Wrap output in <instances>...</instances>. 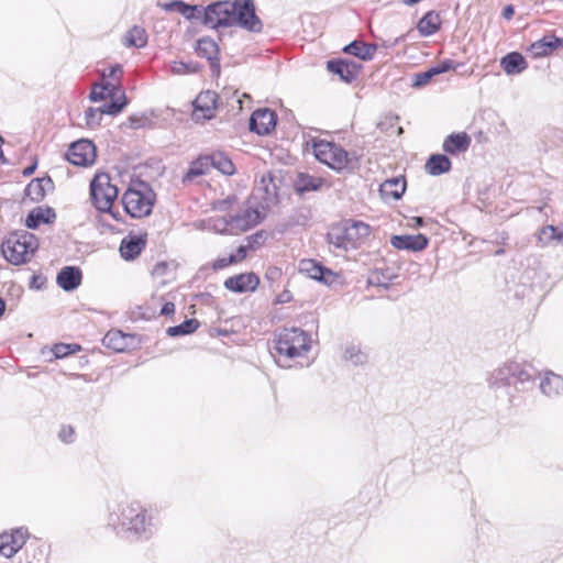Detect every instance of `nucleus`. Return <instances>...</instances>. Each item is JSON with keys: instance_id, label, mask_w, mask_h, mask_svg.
<instances>
[{"instance_id": "obj_1", "label": "nucleus", "mask_w": 563, "mask_h": 563, "mask_svg": "<svg viewBox=\"0 0 563 563\" xmlns=\"http://www.w3.org/2000/svg\"><path fill=\"white\" fill-rule=\"evenodd\" d=\"M198 21L211 30L232 26L252 33H261L263 30L254 0H218L207 5L200 4Z\"/></svg>"}, {"instance_id": "obj_2", "label": "nucleus", "mask_w": 563, "mask_h": 563, "mask_svg": "<svg viewBox=\"0 0 563 563\" xmlns=\"http://www.w3.org/2000/svg\"><path fill=\"white\" fill-rule=\"evenodd\" d=\"M108 523L129 538L147 541L157 531V511L139 501L121 503L110 511Z\"/></svg>"}, {"instance_id": "obj_3", "label": "nucleus", "mask_w": 563, "mask_h": 563, "mask_svg": "<svg viewBox=\"0 0 563 563\" xmlns=\"http://www.w3.org/2000/svg\"><path fill=\"white\" fill-rule=\"evenodd\" d=\"M536 375L530 364L510 361L492 373L489 386L496 397H507L510 406H517L519 394L533 388Z\"/></svg>"}, {"instance_id": "obj_4", "label": "nucleus", "mask_w": 563, "mask_h": 563, "mask_svg": "<svg viewBox=\"0 0 563 563\" xmlns=\"http://www.w3.org/2000/svg\"><path fill=\"white\" fill-rule=\"evenodd\" d=\"M312 340L308 332L297 327H285L274 333L271 351L274 356L294 360L309 352Z\"/></svg>"}, {"instance_id": "obj_5", "label": "nucleus", "mask_w": 563, "mask_h": 563, "mask_svg": "<svg viewBox=\"0 0 563 563\" xmlns=\"http://www.w3.org/2000/svg\"><path fill=\"white\" fill-rule=\"evenodd\" d=\"M311 146L314 157L331 169L341 172L353 169L357 165L358 158L355 153H349L334 142L312 139Z\"/></svg>"}, {"instance_id": "obj_6", "label": "nucleus", "mask_w": 563, "mask_h": 563, "mask_svg": "<svg viewBox=\"0 0 563 563\" xmlns=\"http://www.w3.org/2000/svg\"><path fill=\"white\" fill-rule=\"evenodd\" d=\"M155 194L151 186L143 180L130 185L122 196L124 211L132 218H143L152 213Z\"/></svg>"}, {"instance_id": "obj_7", "label": "nucleus", "mask_w": 563, "mask_h": 563, "mask_svg": "<svg viewBox=\"0 0 563 563\" xmlns=\"http://www.w3.org/2000/svg\"><path fill=\"white\" fill-rule=\"evenodd\" d=\"M36 249L37 239L27 231L11 233L1 245L4 258L13 265L26 263Z\"/></svg>"}, {"instance_id": "obj_8", "label": "nucleus", "mask_w": 563, "mask_h": 563, "mask_svg": "<svg viewBox=\"0 0 563 563\" xmlns=\"http://www.w3.org/2000/svg\"><path fill=\"white\" fill-rule=\"evenodd\" d=\"M119 189L111 183L108 173L96 174L90 181V199L97 210H110L118 198Z\"/></svg>"}, {"instance_id": "obj_9", "label": "nucleus", "mask_w": 563, "mask_h": 563, "mask_svg": "<svg viewBox=\"0 0 563 563\" xmlns=\"http://www.w3.org/2000/svg\"><path fill=\"white\" fill-rule=\"evenodd\" d=\"M263 221V216L257 209L247 208L238 214H229L222 218V234L238 231H247Z\"/></svg>"}, {"instance_id": "obj_10", "label": "nucleus", "mask_w": 563, "mask_h": 563, "mask_svg": "<svg viewBox=\"0 0 563 563\" xmlns=\"http://www.w3.org/2000/svg\"><path fill=\"white\" fill-rule=\"evenodd\" d=\"M96 157L97 152L93 142L86 139L73 142L66 152L67 161L79 167L92 165Z\"/></svg>"}, {"instance_id": "obj_11", "label": "nucleus", "mask_w": 563, "mask_h": 563, "mask_svg": "<svg viewBox=\"0 0 563 563\" xmlns=\"http://www.w3.org/2000/svg\"><path fill=\"white\" fill-rule=\"evenodd\" d=\"M196 54L209 62L212 76L219 77L221 73L220 48L218 43L210 36H202L196 41Z\"/></svg>"}, {"instance_id": "obj_12", "label": "nucleus", "mask_w": 563, "mask_h": 563, "mask_svg": "<svg viewBox=\"0 0 563 563\" xmlns=\"http://www.w3.org/2000/svg\"><path fill=\"white\" fill-rule=\"evenodd\" d=\"M29 531L24 527L12 529L0 534V553L7 558H13L25 544Z\"/></svg>"}, {"instance_id": "obj_13", "label": "nucleus", "mask_w": 563, "mask_h": 563, "mask_svg": "<svg viewBox=\"0 0 563 563\" xmlns=\"http://www.w3.org/2000/svg\"><path fill=\"white\" fill-rule=\"evenodd\" d=\"M277 114L268 108L256 109L250 117L249 128L257 135L271 134L277 124Z\"/></svg>"}, {"instance_id": "obj_14", "label": "nucleus", "mask_w": 563, "mask_h": 563, "mask_svg": "<svg viewBox=\"0 0 563 563\" xmlns=\"http://www.w3.org/2000/svg\"><path fill=\"white\" fill-rule=\"evenodd\" d=\"M299 271L306 273L308 277L324 285H332L339 275L317 260H302L299 264Z\"/></svg>"}, {"instance_id": "obj_15", "label": "nucleus", "mask_w": 563, "mask_h": 563, "mask_svg": "<svg viewBox=\"0 0 563 563\" xmlns=\"http://www.w3.org/2000/svg\"><path fill=\"white\" fill-rule=\"evenodd\" d=\"M361 69V64L344 58H332L327 62V70L336 75L340 80L346 84L354 81L358 77Z\"/></svg>"}, {"instance_id": "obj_16", "label": "nucleus", "mask_w": 563, "mask_h": 563, "mask_svg": "<svg viewBox=\"0 0 563 563\" xmlns=\"http://www.w3.org/2000/svg\"><path fill=\"white\" fill-rule=\"evenodd\" d=\"M146 232L141 234L129 233L125 238L122 239L119 246L121 257L125 261H134L146 247Z\"/></svg>"}, {"instance_id": "obj_17", "label": "nucleus", "mask_w": 563, "mask_h": 563, "mask_svg": "<svg viewBox=\"0 0 563 563\" xmlns=\"http://www.w3.org/2000/svg\"><path fill=\"white\" fill-rule=\"evenodd\" d=\"M223 285L228 290L235 294L255 291L260 285V277L253 272L241 273L227 278Z\"/></svg>"}, {"instance_id": "obj_18", "label": "nucleus", "mask_w": 563, "mask_h": 563, "mask_svg": "<svg viewBox=\"0 0 563 563\" xmlns=\"http://www.w3.org/2000/svg\"><path fill=\"white\" fill-rule=\"evenodd\" d=\"M390 244L393 247L397 250L421 252L428 247L429 239L422 233H418L415 235L399 234L391 235Z\"/></svg>"}, {"instance_id": "obj_19", "label": "nucleus", "mask_w": 563, "mask_h": 563, "mask_svg": "<svg viewBox=\"0 0 563 563\" xmlns=\"http://www.w3.org/2000/svg\"><path fill=\"white\" fill-rule=\"evenodd\" d=\"M219 96L211 90L201 91L192 102L194 113H201L205 120H211L214 117Z\"/></svg>"}, {"instance_id": "obj_20", "label": "nucleus", "mask_w": 563, "mask_h": 563, "mask_svg": "<svg viewBox=\"0 0 563 563\" xmlns=\"http://www.w3.org/2000/svg\"><path fill=\"white\" fill-rule=\"evenodd\" d=\"M407 188L405 176H396L386 179L379 185V194L384 201L399 200Z\"/></svg>"}, {"instance_id": "obj_21", "label": "nucleus", "mask_w": 563, "mask_h": 563, "mask_svg": "<svg viewBox=\"0 0 563 563\" xmlns=\"http://www.w3.org/2000/svg\"><path fill=\"white\" fill-rule=\"evenodd\" d=\"M56 212L49 206H38L32 209L25 218V227L36 230L41 224H52L56 220Z\"/></svg>"}, {"instance_id": "obj_22", "label": "nucleus", "mask_w": 563, "mask_h": 563, "mask_svg": "<svg viewBox=\"0 0 563 563\" xmlns=\"http://www.w3.org/2000/svg\"><path fill=\"white\" fill-rule=\"evenodd\" d=\"M82 280V272L78 266H64L56 276L57 285L65 291L76 290Z\"/></svg>"}, {"instance_id": "obj_23", "label": "nucleus", "mask_w": 563, "mask_h": 563, "mask_svg": "<svg viewBox=\"0 0 563 563\" xmlns=\"http://www.w3.org/2000/svg\"><path fill=\"white\" fill-rule=\"evenodd\" d=\"M442 26V19L440 12L437 10H429L417 22V31L422 37H430L438 33Z\"/></svg>"}, {"instance_id": "obj_24", "label": "nucleus", "mask_w": 563, "mask_h": 563, "mask_svg": "<svg viewBox=\"0 0 563 563\" xmlns=\"http://www.w3.org/2000/svg\"><path fill=\"white\" fill-rule=\"evenodd\" d=\"M53 189L54 181L49 176H44L32 179L25 187L24 194L31 201L40 202L44 199L46 192Z\"/></svg>"}, {"instance_id": "obj_25", "label": "nucleus", "mask_w": 563, "mask_h": 563, "mask_svg": "<svg viewBox=\"0 0 563 563\" xmlns=\"http://www.w3.org/2000/svg\"><path fill=\"white\" fill-rule=\"evenodd\" d=\"M134 335L123 333L120 330H110L102 339V343L106 347L113 350L114 352H125L133 343Z\"/></svg>"}, {"instance_id": "obj_26", "label": "nucleus", "mask_w": 563, "mask_h": 563, "mask_svg": "<svg viewBox=\"0 0 563 563\" xmlns=\"http://www.w3.org/2000/svg\"><path fill=\"white\" fill-rule=\"evenodd\" d=\"M158 7L166 12H178L187 21H198L200 4H190L183 0H173L169 2H158Z\"/></svg>"}, {"instance_id": "obj_27", "label": "nucleus", "mask_w": 563, "mask_h": 563, "mask_svg": "<svg viewBox=\"0 0 563 563\" xmlns=\"http://www.w3.org/2000/svg\"><path fill=\"white\" fill-rule=\"evenodd\" d=\"M471 136L466 132L449 134L442 145L445 153L457 155L467 151L471 145Z\"/></svg>"}, {"instance_id": "obj_28", "label": "nucleus", "mask_w": 563, "mask_h": 563, "mask_svg": "<svg viewBox=\"0 0 563 563\" xmlns=\"http://www.w3.org/2000/svg\"><path fill=\"white\" fill-rule=\"evenodd\" d=\"M500 67L508 76L519 75L528 68V62L519 52H509L500 58Z\"/></svg>"}, {"instance_id": "obj_29", "label": "nucleus", "mask_w": 563, "mask_h": 563, "mask_svg": "<svg viewBox=\"0 0 563 563\" xmlns=\"http://www.w3.org/2000/svg\"><path fill=\"white\" fill-rule=\"evenodd\" d=\"M328 244L335 250L347 251L354 249L345 225H335L327 233Z\"/></svg>"}, {"instance_id": "obj_30", "label": "nucleus", "mask_w": 563, "mask_h": 563, "mask_svg": "<svg viewBox=\"0 0 563 563\" xmlns=\"http://www.w3.org/2000/svg\"><path fill=\"white\" fill-rule=\"evenodd\" d=\"M377 48L378 44H368L364 41L355 40L344 46L343 52L345 54L353 55L361 60L368 62L374 58Z\"/></svg>"}, {"instance_id": "obj_31", "label": "nucleus", "mask_w": 563, "mask_h": 563, "mask_svg": "<svg viewBox=\"0 0 563 563\" xmlns=\"http://www.w3.org/2000/svg\"><path fill=\"white\" fill-rule=\"evenodd\" d=\"M562 45L563 38L558 37L553 34L544 35L542 38L531 44L530 52L537 57L547 56Z\"/></svg>"}, {"instance_id": "obj_32", "label": "nucleus", "mask_w": 563, "mask_h": 563, "mask_svg": "<svg viewBox=\"0 0 563 563\" xmlns=\"http://www.w3.org/2000/svg\"><path fill=\"white\" fill-rule=\"evenodd\" d=\"M322 185L323 179L321 177H316L308 173H299L294 181V189L299 196H302L306 192L319 190Z\"/></svg>"}, {"instance_id": "obj_33", "label": "nucleus", "mask_w": 563, "mask_h": 563, "mask_svg": "<svg viewBox=\"0 0 563 563\" xmlns=\"http://www.w3.org/2000/svg\"><path fill=\"white\" fill-rule=\"evenodd\" d=\"M540 390L548 397L563 395V377L553 372H547L540 382Z\"/></svg>"}, {"instance_id": "obj_34", "label": "nucleus", "mask_w": 563, "mask_h": 563, "mask_svg": "<svg viewBox=\"0 0 563 563\" xmlns=\"http://www.w3.org/2000/svg\"><path fill=\"white\" fill-rule=\"evenodd\" d=\"M210 167L211 163L209 154L200 155L196 161L190 163L185 176L183 177V183H191L195 178L208 174Z\"/></svg>"}, {"instance_id": "obj_35", "label": "nucleus", "mask_w": 563, "mask_h": 563, "mask_svg": "<svg viewBox=\"0 0 563 563\" xmlns=\"http://www.w3.org/2000/svg\"><path fill=\"white\" fill-rule=\"evenodd\" d=\"M451 167V159L445 154H432L426 163V170L431 176L445 174Z\"/></svg>"}, {"instance_id": "obj_36", "label": "nucleus", "mask_w": 563, "mask_h": 563, "mask_svg": "<svg viewBox=\"0 0 563 563\" xmlns=\"http://www.w3.org/2000/svg\"><path fill=\"white\" fill-rule=\"evenodd\" d=\"M344 225L354 247L360 245L371 234V227L363 221L351 220Z\"/></svg>"}, {"instance_id": "obj_37", "label": "nucleus", "mask_w": 563, "mask_h": 563, "mask_svg": "<svg viewBox=\"0 0 563 563\" xmlns=\"http://www.w3.org/2000/svg\"><path fill=\"white\" fill-rule=\"evenodd\" d=\"M211 167L218 169L220 173L227 176H231L235 173V166L231 158L223 152H213L209 154Z\"/></svg>"}, {"instance_id": "obj_38", "label": "nucleus", "mask_w": 563, "mask_h": 563, "mask_svg": "<svg viewBox=\"0 0 563 563\" xmlns=\"http://www.w3.org/2000/svg\"><path fill=\"white\" fill-rule=\"evenodd\" d=\"M124 44L128 47L141 48L147 44V34L144 27L134 25L124 36Z\"/></svg>"}, {"instance_id": "obj_39", "label": "nucleus", "mask_w": 563, "mask_h": 563, "mask_svg": "<svg viewBox=\"0 0 563 563\" xmlns=\"http://www.w3.org/2000/svg\"><path fill=\"white\" fill-rule=\"evenodd\" d=\"M200 325L197 319H186L177 325L167 328L166 333L170 338H178L192 334Z\"/></svg>"}, {"instance_id": "obj_40", "label": "nucleus", "mask_w": 563, "mask_h": 563, "mask_svg": "<svg viewBox=\"0 0 563 563\" xmlns=\"http://www.w3.org/2000/svg\"><path fill=\"white\" fill-rule=\"evenodd\" d=\"M128 106V98L122 91L118 98H111L104 102L100 108L103 114L117 115Z\"/></svg>"}, {"instance_id": "obj_41", "label": "nucleus", "mask_w": 563, "mask_h": 563, "mask_svg": "<svg viewBox=\"0 0 563 563\" xmlns=\"http://www.w3.org/2000/svg\"><path fill=\"white\" fill-rule=\"evenodd\" d=\"M343 358L351 362L354 366L364 365L368 361V356L360 346L350 344L345 347Z\"/></svg>"}, {"instance_id": "obj_42", "label": "nucleus", "mask_w": 563, "mask_h": 563, "mask_svg": "<svg viewBox=\"0 0 563 563\" xmlns=\"http://www.w3.org/2000/svg\"><path fill=\"white\" fill-rule=\"evenodd\" d=\"M157 114L154 110H150L146 112H143L141 114H132L129 117V126L131 129H142L145 126H152L153 125V118H156Z\"/></svg>"}, {"instance_id": "obj_43", "label": "nucleus", "mask_w": 563, "mask_h": 563, "mask_svg": "<svg viewBox=\"0 0 563 563\" xmlns=\"http://www.w3.org/2000/svg\"><path fill=\"white\" fill-rule=\"evenodd\" d=\"M538 239L542 245H547L552 241L561 242L562 234H560V228L554 225H545L540 230Z\"/></svg>"}, {"instance_id": "obj_44", "label": "nucleus", "mask_w": 563, "mask_h": 563, "mask_svg": "<svg viewBox=\"0 0 563 563\" xmlns=\"http://www.w3.org/2000/svg\"><path fill=\"white\" fill-rule=\"evenodd\" d=\"M81 347L78 344H69V343H57L52 347V353L55 358H64L68 355H71L78 351H80Z\"/></svg>"}, {"instance_id": "obj_45", "label": "nucleus", "mask_w": 563, "mask_h": 563, "mask_svg": "<svg viewBox=\"0 0 563 563\" xmlns=\"http://www.w3.org/2000/svg\"><path fill=\"white\" fill-rule=\"evenodd\" d=\"M172 73L181 75V74H195L198 73L201 68V66L198 63L195 62H174L170 66Z\"/></svg>"}, {"instance_id": "obj_46", "label": "nucleus", "mask_w": 563, "mask_h": 563, "mask_svg": "<svg viewBox=\"0 0 563 563\" xmlns=\"http://www.w3.org/2000/svg\"><path fill=\"white\" fill-rule=\"evenodd\" d=\"M434 77H435V75L432 71V68L429 67L424 71L416 73V74L412 75V84H411V86L413 88H422L426 85H428L432 80V78H434Z\"/></svg>"}, {"instance_id": "obj_47", "label": "nucleus", "mask_w": 563, "mask_h": 563, "mask_svg": "<svg viewBox=\"0 0 563 563\" xmlns=\"http://www.w3.org/2000/svg\"><path fill=\"white\" fill-rule=\"evenodd\" d=\"M101 87H99L101 90H104L107 92V98H118L122 92V84L121 79L118 78L115 82L101 80L100 81Z\"/></svg>"}, {"instance_id": "obj_48", "label": "nucleus", "mask_w": 563, "mask_h": 563, "mask_svg": "<svg viewBox=\"0 0 563 563\" xmlns=\"http://www.w3.org/2000/svg\"><path fill=\"white\" fill-rule=\"evenodd\" d=\"M391 280H393L391 276L386 275L383 269H378V268H376L373 272V274L371 275V277L368 278V283L369 284H373V285H376V286H382L385 289L389 288V285H390Z\"/></svg>"}, {"instance_id": "obj_49", "label": "nucleus", "mask_w": 563, "mask_h": 563, "mask_svg": "<svg viewBox=\"0 0 563 563\" xmlns=\"http://www.w3.org/2000/svg\"><path fill=\"white\" fill-rule=\"evenodd\" d=\"M102 115H103V112H101V108L100 107L99 108L89 107L85 111L86 124L89 128H93V126L100 125V122L102 120Z\"/></svg>"}, {"instance_id": "obj_50", "label": "nucleus", "mask_w": 563, "mask_h": 563, "mask_svg": "<svg viewBox=\"0 0 563 563\" xmlns=\"http://www.w3.org/2000/svg\"><path fill=\"white\" fill-rule=\"evenodd\" d=\"M456 66H457V64L454 60H452L450 58H445V59L440 60L437 65L431 66V68H432V71L434 73V75L438 76V75L448 73L450 70H454L456 68Z\"/></svg>"}, {"instance_id": "obj_51", "label": "nucleus", "mask_w": 563, "mask_h": 563, "mask_svg": "<svg viewBox=\"0 0 563 563\" xmlns=\"http://www.w3.org/2000/svg\"><path fill=\"white\" fill-rule=\"evenodd\" d=\"M238 200V197L235 195H229L224 199L217 200L213 203V209L224 212L228 211Z\"/></svg>"}, {"instance_id": "obj_52", "label": "nucleus", "mask_w": 563, "mask_h": 563, "mask_svg": "<svg viewBox=\"0 0 563 563\" xmlns=\"http://www.w3.org/2000/svg\"><path fill=\"white\" fill-rule=\"evenodd\" d=\"M122 74V66L120 64H115L109 67L108 73L106 70L101 73V80H106V78H109L112 82H115L118 78L121 79Z\"/></svg>"}, {"instance_id": "obj_53", "label": "nucleus", "mask_w": 563, "mask_h": 563, "mask_svg": "<svg viewBox=\"0 0 563 563\" xmlns=\"http://www.w3.org/2000/svg\"><path fill=\"white\" fill-rule=\"evenodd\" d=\"M266 239V232L265 231H257L256 233L247 236L249 245L247 247L252 251H254L257 246H260Z\"/></svg>"}, {"instance_id": "obj_54", "label": "nucleus", "mask_w": 563, "mask_h": 563, "mask_svg": "<svg viewBox=\"0 0 563 563\" xmlns=\"http://www.w3.org/2000/svg\"><path fill=\"white\" fill-rule=\"evenodd\" d=\"M99 87H101L100 82H97L91 87V91L89 93L90 101L98 102L107 98V92L101 90Z\"/></svg>"}, {"instance_id": "obj_55", "label": "nucleus", "mask_w": 563, "mask_h": 563, "mask_svg": "<svg viewBox=\"0 0 563 563\" xmlns=\"http://www.w3.org/2000/svg\"><path fill=\"white\" fill-rule=\"evenodd\" d=\"M232 264H235V260L233 256L219 257L212 263V268L214 271L223 269Z\"/></svg>"}, {"instance_id": "obj_56", "label": "nucleus", "mask_w": 563, "mask_h": 563, "mask_svg": "<svg viewBox=\"0 0 563 563\" xmlns=\"http://www.w3.org/2000/svg\"><path fill=\"white\" fill-rule=\"evenodd\" d=\"M282 274L283 273L279 267L269 266V267H267V269L265 272V279L271 283H275L277 279H279L282 277Z\"/></svg>"}, {"instance_id": "obj_57", "label": "nucleus", "mask_w": 563, "mask_h": 563, "mask_svg": "<svg viewBox=\"0 0 563 563\" xmlns=\"http://www.w3.org/2000/svg\"><path fill=\"white\" fill-rule=\"evenodd\" d=\"M74 429L71 427H63L58 433L59 439L63 442L69 443L73 441Z\"/></svg>"}, {"instance_id": "obj_58", "label": "nucleus", "mask_w": 563, "mask_h": 563, "mask_svg": "<svg viewBox=\"0 0 563 563\" xmlns=\"http://www.w3.org/2000/svg\"><path fill=\"white\" fill-rule=\"evenodd\" d=\"M247 250H250L247 246L245 245H240L236 251L232 254H230L229 256H233V258L235 260V264L243 261L246 256H247Z\"/></svg>"}, {"instance_id": "obj_59", "label": "nucleus", "mask_w": 563, "mask_h": 563, "mask_svg": "<svg viewBox=\"0 0 563 563\" xmlns=\"http://www.w3.org/2000/svg\"><path fill=\"white\" fill-rule=\"evenodd\" d=\"M168 268V264L166 262H158L154 265L152 269V275L156 277L164 276Z\"/></svg>"}, {"instance_id": "obj_60", "label": "nucleus", "mask_w": 563, "mask_h": 563, "mask_svg": "<svg viewBox=\"0 0 563 563\" xmlns=\"http://www.w3.org/2000/svg\"><path fill=\"white\" fill-rule=\"evenodd\" d=\"M406 36H407L406 34H402V35H400V36H398V37H396V38H394L391 41L390 40L389 41L383 40L380 46L385 47V48H393V47L397 46L398 44L405 42L406 41Z\"/></svg>"}, {"instance_id": "obj_61", "label": "nucleus", "mask_w": 563, "mask_h": 563, "mask_svg": "<svg viewBox=\"0 0 563 563\" xmlns=\"http://www.w3.org/2000/svg\"><path fill=\"white\" fill-rule=\"evenodd\" d=\"M44 282H45L44 278H42L38 275L33 274L31 279H30L29 286L32 289H41L42 286L44 285Z\"/></svg>"}, {"instance_id": "obj_62", "label": "nucleus", "mask_w": 563, "mask_h": 563, "mask_svg": "<svg viewBox=\"0 0 563 563\" xmlns=\"http://www.w3.org/2000/svg\"><path fill=\"white\" fill-rule=\"evenodd\" d=\"M291 299V292L289 290H284L276 297L275 303H287Z\"/></svg>"}, {"instance_id": "obj_63", "label": "nucleus", "mask_w": 563, "mask_h": 563, "mask_svg": "<svg viewBox=\"0 0 563 563\" xmlns=\"http://www.w3.org/2000/svg\"><path fill=\"white\" fill-rule=\"evenodd\" d=\"M175 312V303L172 301H167L162 306L161 314L162 316H169Z\"/></svg>"}, {"instance_id": "obj_64", "label": "nucleus", "mask_w": 563, "mask_h": 563, "mask_svg": "<svg viewBox=\"0 0 563 563\" xmlns=\"http://www.w3.org/2000/svg\"><path fill=\"white\" fill-rule=\"evenodd\" d=\"M515 14V8L512 4H507L506 7H504L503 9V12H501V15L504 19L506 20H510Z\"/></svg>"}]
</instances>
